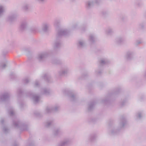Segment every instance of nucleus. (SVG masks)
I'll list each match as a JSON object with an SVG mask.
<instances>
[{
	"mask_svg": "<svg viewBox=\"0 0 146 146\" xmlns=\"http://www.w3.org/2000/svg\"><path fill=\"white\" fill-rule=\"evenodd\" d=\"M63 92L65 95L69 96L72 101H76L78 98L77 94L74 91L64 90Z\"/></svg>",
	"mask_w": 146,
	"mask_h": 146,
	"instance_id": "5",
	"label": "nucleus"
},
{
	"mask_svg": "<svg viewBox=\"0 0 146 146\" xmlns=\"http://www.w3.org/2000/svg\"><path fill=\"white\" fill-rule=\"evenodd\" d=\"M42 78L48 82H50L51 81V78L50 75L48 74H44L42 76Z\"/></svg>",
	"mask_w": 146,
	"mask_h": 146,
	"instance_id": "23",
	"label": "nucleus"
},
{
	"mask_svg": "<svg viewBox=\"0 0 146 146\" xmlns=\"http://www.w3.org/2000/svg\"><path fill=\"white\" fill-rule=\"evenodd\" d=\"M127 102L126 100H121L119 104V105L121 107H123L124 106Z\"/></svg>",
	"mask_w": 146,
	"mask_h": 146,
	"instance_id": "35",
	"label": "nucleus"
},
{
	"mask_svg": "<svg viewBox=\"0 0 146 146\" xmlns=\"http://www.w3.org/2000/svg\"><path fill=\"white\" fill-rule=\"evenodd\" d=\"M143 76V78L146 79V71L144 72Z\"/></svg>",
	"mask_w": 146,
	"mask_h": 146,
	"instance_id": "49",
	"label": "nucleus"
},
{
	"mask_svg": "<svg viewBox=\"0 0 146 146\" xmlns=\"http://www.w3.org/2000/svg\"><path fill=\"white\" fill-rule=\"evenodd\" d=\"M10 92L5 91L0 95V102H5L8 100L11 96Z\"/></svg>",
	"mask_w": 146,
	"mask_h": 146,
	"instance_id": "7",
	"label": "nucleus"
},
{
	"mask_svg": "<svg viewBox=\"0 0 146 146\" xmlns=\"http://www.w3.org/2000/svg\"><path fill=\"white\" fill-rule=\"evenodd\" d=\"M30 81V79L28 78H25L23 80V82L25 84H27L29 83Z\"/></svg>",
	"mask_w": 146,
	"mask_h": 146,
	"instance_id": "38",
	"label": "nucleus"
},
{
	"mask_svg": "<svg viewBox=\"0 0 146 146\" xmlns=\"http://www.w3.org/2000/svg\"><path fill=\"white\" fill-rule=\"evenodd\" d=\"M29 146H34V143H32L30 144Z\"/></svg>",
	"mask_w": 146,
	"mask_h": 146,
	"instance_id": "54",
	"label": "nucleus"
},
{
	"mask_svg": "<svg viewBox=\"0 0 146 146\" xmlns=\"http://www.w3.org/2000/svg\"><path fill=\"white\" fill-rule=\"evenodd\" d=\"M106 34L108 35H111L113 33L114 31L113 29L110 27L108 28L105 30Z\"/></svg>",
	"mask_w": 146,
	"mask_h": 146,
	"instance_id": "25",
	"label": "nucleus"
},
{
	"mask_svg": "<svg viewBox=\"0 0 146 146\" xmlns=\"http://www.w3.org/2000/svg\"><path fill=\"white\" fill-rule=\"evenodd\" d=\"M125 58L127 61L132 60L134 58V52L131 51H127L125 55Z\"/></svg>",
	"mask_w": 146,
	"mask_h": 146,
	"instance_id": "13",
	"label": "nucleus"
},
{
	"mask_svg": "<svg viewBox=\"0 0 146 146\" xmlns=\"http://www.w3.org/2000/svg\"><path fill=\"white\" fill-rule=\"evenodd\" d=\"M52 62L53 64H61V61L58 59L53 60H52Z\"/></svg>",
	"mask_w": 146,
	"mask_h": 146,
	"instance_id": "33",
	"label": "nucleus"
},
{
	"mask_svg": "<svg viewBox=\"0 0 146 146\" xmlns=\"http://www.w3.org/2000/svg\"><path fill=\"white\" fill-rule=\"evenodd\" d=\"M13 125L15 128L22 131L28 130L29 128V125L27 123H22L17 120L13 121Z\"/></svg>",
	"mask_w": 146,
	"mask_h": 146,
	"instance_id": "4",
	"label": "nucleus"
},
{
	"mask_svg": "<svg viewBox=\"0 0 146 146\" xmlns=\"http://www.w3.org/2000/svg\"><path fill=\"white\" fill-rule=\"evenodd\" d=\"M96 103V102L95 101H93L91 102L88 104V111H90L94 109V105Z\"/></svg>",
	"mask_w": 146,
	"mask_h": 146,
	"instance_id": "21",
	"label": "nucleus"
},
{
	"mask_svg": "<svg viewBox=\"0 0 146 146\" xmlns=\"http://www.w3.org/2000/svg\"><path fill=\"white\" fill-rule=\"evenodd\" d=\"M102 14L104 16H105L108 15L109 13L108 11H103L102 12Z\"/></svg>",
	"mask_w": 146,
	"mask_h": 146,
	"instance_id": "46",
	"label": "nucleus"
},
{
	"mask_svg": "<svg viewBox=\"0 0 146 146\" xmlns=\"http://www.w3.org/2000/svg\"><path fill=\"white\" fill-rule=\"evenodd\" d=\"M8 61L6 60L5 62L2 63L0 64V68L1 69H4L5 68L7 65Z\"/></svg>",
	"mask_w": 146,
	"mask_h": 146,
	"instance_id": "31",
	"label": "nucleus"
},
{
	"mask_svg": "<svg viewBox=\"0 0 146 146\" xmlns=\"http://www.w3.org/2000/svg\"><path fill=\"white\" fill-rule=\"evenodd\" d=\"M96 36L94 34H90L89 36L88 40L91 43H93L96 41Z\"/></svg>",
	"mask_w": 146,
	"mask_h": 146,
	"instance_id": "22",
	"label": "nucleus"
},
{
	"mask_svg": "<svg viewBox=\"0 0 146 146\" xmlns=\"http://www.w3.org/2000/svg\"><path fill=\"white\" fill-rule=\"evenodd\" d=\"M28 95L32 99L35 104L37 103L40 101L41 97L38 94L31 92L28 93Z\"/></svg>",
	"mask_w": 146,
	"mask_h": 146,
	"instance_id": "6",
	"label": "nucleus"
},
{
	"mask_svg": "<svg viewBox=\"0 0 146 146\" xmlns=\"http://www.w3.org/2000/svg\"><path fill=\"white\" fill-rule=\"evenodd\" d=\"M87 29V26H84V27H82L81 29V31L82 32H84Z\"/></svg>",
	"mask_w": 146,
	"mask_h": 146,
	"instance_id": "48",
	"label": "nucleus"
},
{
	"mask_svg": "<svg viewBox=\"0 0 146 146\" xmlns=\"http://www.w3.org/2000/svg\"><path fill=\"white\" fill-rule=\"evenodd\" d=\"M50 25L48 23H43L42 25V29L44 32H48L49 30Z\"/></svg>",
	"mask_w": 146,
	"mask_h": 146,
	"instance_id": "19",
	"label": "nucleus"
},
{
	"mask_svg": "<svg viewBox=\"0 0 146 146\" xmlns=\"http://www.w3.org/2000/svg\"><path fill=\"white\" fill-rule=\"evenodd\" d=\"M16 76L15 74L13 73H11L10 75V77L11 79H13L16 77Z\"/></svg>",
	"mask_w": 146,
	"mask_h": 146,
	"instance_id": "43",
	"label": "nucleus"
},
{
	"mask_svg": "<svg viewBox=\"0 0 146 146\" xmlns=\"http://www.w3.org/2000/svg\"><path fill=\"white\" fill-rule=\"evenodd\" d=\"M97 137L96 134H92L90 135L88 137V140L89 142H91L95 140Z\"/></svg>",
	"mask_w": 146,
	"mask_h": 146,
	"instance_id": "27",
	"label": "nucleus"
},
{
	"mask_svg": "<svg viewBox=\"0 0 146 146\" xmlns=\"http://www.w3.org/2000/svg\"><path fill=\"white\" fill-rule=\"evenodd\" d=\"M78 24L77 23L74 24L72 27V29L74 30L77 29H78Z\"/></svg>",
	"mask_w": 146,
	"mask_h": 146,
	"instance_id": "42",
	"label": "nucleus"
},
{
	"mask_svg": "<svg viewBox=\"0 0 146 146\" xmlns=\"http://www.w3.org/2000/svg\"><path fill=\"white\" fill-rule=\"evenodd\" d=\"M121 20L122 21H124L126 20V17L125 16L121 15L120 17Z\"/></svg>",
	"mask_w": 146,
	"mask_h": 146,
	"instance_id": "44",
	"label": "nucleus"
},
{
	"mask_svg": "<svg viewBox=\"0 0 146 146\" xmlns=\"http://www.w3.org/2000/svg\"><path fill=\"white\" fill-rule=\"evenodd\" d=\"M54 120L53 119H50L47 120L45 122V126L47 127H49L53 124Z\"/></svg>",
	"mask_w": 146,
	"mask_h": 146,
	"instance_id": "24",
	"label": "nucleus"
},
{
	"mask_svg": "<svg viewBox=\"0 0 146 146\" xmlns=\"http://www.w3.org/2000/svg\"><path fill=\"white\" fill-rule=\"evenodd\" d=\"M12 146H18V144L17 143H15Z\"/></svg>",
	"mask_w": 146,
	"mask_h": 146,
	"instance_id": "53",
	"label": "nucleus"
},
{
	"mask_svg": "<svg viewBox=\"0 0 146 146\" xmlns=\"http://www.w3.org/2000/svg\"><path fill=\"white\" fill-rule=\"evenodd\" d=\"M34 114L37 116H39L40 115V113L38 112H35Z\"/></svg>",
	"mask_w": 146,
	"mask_h": 146,
	"instance_id": "51",
	"label": "nucleus"
},
{
	"mask_svg": "<svg viewBox=\"0 0 146 146\" xmlns=\"http://www.w3.org/2000/svg\"><path fill=\"white\" fill-rule=\"evenodd\" d=\"M36 30V28L35 27H33V28H31L30 29V30L32 32H34Z\"/></svg>",
	"mask_w": 146,
	"mask_h": 146,
	"instance_id": "50",
	"label": "nucleus"
},
{
	"mask_svg": "<svg viewBox=\"0 0 146 146\" xmlns=\"http://www.w3.org/2000/svg\"><path fill=\"white\" fill-rule=\"evenodd\" d=\"M110 61L106 58H103L101 59L99 61V67H101L104 65L106 64L109 62Z\"/></svg>",
	"mask_w": 146,
	"mask_h": 146,
	"instance_id": "20",
	"label": "nucleus"
},
{
	"mask_svg": "<svg viewBox=\"0 0 146 146\" xmlns=\"http://www.w3.org/2000/svg\"><path fill=\"white\" fill-rule=\"evenodd\" d=\"M40 2H43L44 0H38Z\"/></svg>",
	"mask_w": 146,
	"mask_h": 146,
	"instance_id": "56",
	"label": "nucleus"
},
{
	"mask_svg": "<svg viewBox=\"0 0 146 146\" xmlns=\"http://www.w3.org/2000/svg\"><path fill=\"white\" fill-rule=\"evenodd\" d=\"M70 31L67 29H61L59 30L56 36V39L53 44V48L54 49L60 48L61 46L60 39L63 36L68 35L70 33Z\"/></svg>",
	"mask_w": 146,
	"mask_h": 146,
	"instance_id": "1",
	"label": "nucleus"
},
{
	"mask_svg": "<svg viewBox=\"0 0 146 146\" xmlns=\"http://www.w3.org/2000/svg\"><path fill=\"white\" fill-rule=\"evenodd\" d=\"M8 112L11 116H13L15 115L14 110L12 108H10L9 110H8Z\"/></svg>",
	"mask_w": 146,
	"mask_h": 146,
	"instance_id": "32",
	"label": "nucleus"
},
{
	"mask_svg": "<svg viewBox=\"0 0 146 146\" xmlns=\"http://www.w3.org/2000/svg\"><path fill=\"white\" fill-rule=\"evenodd\" d=\"M29 5L27 4H25L22 7V9L25 11H27L29 10Z\"/></svg>",
	"mask_w": 146,
	"mask_h": 146,
	"instance_id": "29",
	"label": "nucleus"
},
{
	"mask_svg": "<svg viewBox=\"0 0 146 146\" xmlns=\"http://www.w3.org/2000/svg\"><path fill=\"white\" fill-rule=\"evenodd\" d=\"M17 15L15 13H13L8 15L6 18V21L10 23H11L14 22L17 17Z\"/></svg>",
	"mask_w": 146,
	"mask_h": 146,
	"instance_id": "12",
	"label": "nucleus"
},
{
	"mask_svg": "<svg viewBox=\"0 0 146 146\" xmlns=\"http://www.w3.org/2000/svg\"><path fill=\"white\" fill-rule=\"evenodd\" d=\"M78 47L80 48H83L86 46L85 40L84 39L79 40L77 44Z\"/></svg>",
	"mask_w": 146,
	"mask_h": 146,
	"instance_id": "16",
	"label": "nucleus"
},
{
	"mask_svg": "<svg viewBox=\"0 0 146 146\" xmlns=\"http://www.w3.org/2000/svg\"><path fill=\"white\" fill-rule=\"evenodd\" d=\"M60 21L59 20H56L54 22V26L56 28L59 27L60 25Z\"/></svg>",
	"mask_w": 146,
	"mask_h": 146,
	"instance_id": "30",
	"label": "nucleus"
},
{
	"mask_svg": "<svg viewBox=\"0 0 146 146\" xmlns=\"http://www.w3.org/2000/svg\"><path fill=\"white\" fill-rule=\"evenodd\" d=\"M102 73V70H98L95 72L97 76L100 75Z\"/></svg>",
	"mask_w": 146,
	"mask_h": 146,
	"instance_id": "41",
	"label": "nucleus"
},
{
	"mask_svg": "<svg viewBox=\"0 0 146 146\" xmlns=\"http://www.w3.org/2000/svg\"><path fill=\"white\" fill-rule=\"evenodd\" d=\"M1 122L2 124H3L4 122V120L3 119H1Z\"/></svg>",
	"mask_w": 146,
	"mask_h": 146,
	"instance_id": "52",
	"label": "nucleus"
},
{
	"mask_svg": "<svg viewBox=\"0 0 146 146\" xmlns=\"http://www.w3.org/2000/svg\"><path fill=\"white\" fill-rule=\"evenodd\" d=\"M17 94L19 95H20L23 92V91L21 89H18L17 91Z\"/></svg>",
	"mask_w": 146,
	"mask_h": 146,
	"instance_id": "45",
	"label": "nucleus"
},
{
	"mask_svg": "<svg viewBox=\"0 0 146 146\" xmlns=\"http://www.w3.org/2000/svg\"><path fill=\"white\" fill-rule=\"evenodd\" d=\"M9 131V129L7 127L5 126L3 128V131L5 133H7Z\"/></svg>",
	"mask_w": 146,
	"mask_h": 146,
	"instance_id": "39",
	"label": "nucleus"
},
{
	"mask_svg": "<svg viewBox=\"0 0 146 146\" xmlns=\"http://www.w3.org/2000/svg\"><path fill=\"white\" fill-rule=\"evenodd\" d=\"M50 90L48 88H44L42 89L41 93L46 95H48L50 93Z\"/></svg>",
	"mask_w": 146,
	"mask_h": 146,
	"instance_id": "26",
	"label": "nucleus"
},
{
	"mask_svg": "<svg viewBox=\"0 0 146 146\" xmlns=\"http://www.w3.org/2000/svg\"><path fill=\"white\" fill-rule=\"evenodd\" d=\"M121 90V88H115L111 93L108 94L102 100V102L105 104H107L112 101V97L119 93Z\"/></svg>",
	"mask_w": 146,
	"mask_h": 146,
	"instance_id": "3",
	"label": "nucleus"
},
{
	"mask_svg": "<svg viewBox=\"0 0 146 146\" xmlns=\"http://www.w3.org/2000/svg\"><path fill=\"white\" fill-rule=\"evenodd\" d=\"M88 76V75L87 73H85L83 74L82 75V78H79V79H85L87 78Z\"/></svg>",
	"mask_w": 146,
	"mask_h": 146,
	"instance_id": "37",
	"label": "nucleus"
},
{
	"mask_svg": "<svg viewBox=\"0 0 146 146\" xmlns=\"http://www.w3.org/2000/svg\"><path fill=\"white\" fill-rule=\"evenodd\" d=\"M33 86L35 88H38L40 86V84L39 81L37 80L35 81L33 84Z\"/></svg>",
	"mask_w": 146,
	"mask_h": 146,
	"instance_id": "34",
	"label": "nucleus"
},
{
	"mask_svg": "<svg viewBox=\"0 0 146 146\" xmlns=\"http://www.w3.org/2000/svg\"><path fill=\"white\" fill-rule=\"evenodd\" d=\"M24 104H23L22 103L20 104V107L21 108H22V106H24Z\"/></svg>",
	"mask_w": 146,
	"mask_h": 146,
	"instance_id": "55",
	"label": "nucleus"
},
{
	"mask_svg": "<svg viewBox=\"0 0 146 146\" xmlns=\"http://www.w3.org/2000/svg\"><path fill=\"white\" fill-rule=\"evenodd\" d=\"M29 27L28 21L27 20L24 21L21 23L20 30L21 31H25L29 28Z\"/></svg>",
	"mask_w": 146,
	"mask_h": 146,
	"instance_id": "11",
	"label": "nucleus"
},
{
	"mask_svg": "<svg viewBox=\"0 0 146 146\" xmlns=\"http://www.w3.org/2000/svg\"><path fill=\"white\" fill-rule=\"evenodd\" d=\"M71 139L69 138H66L61 141L58 146H69L72 144Z\"/></svg>",
	"mask_w": 146,
	"mask_h": 146,
	"instance_id": "9",
	"label": "nucleus"
},
{
	"mask_svg": "<svg viewBox=\"0 0 146 146\" xmlns=\"http://www.w3.org/2000/svg\"><path fill=\"white\" fill-rule=\"evenodd\" d=\"M145 28V24L143 23H140L139 25V28L140 29L143 30Z\"/></svg>",
	"mask_w": 146,
	"mask_h": 146,
	"instance_id": "36",
	"label": "nucleus"
},
{
	"mask_svg": "<svg viewBox=\"0 0 146 146\" xmlns=\"http://www.w3.org/2000/svg\"><path fill=\"white\" fill-rule=\"evenodd\" d=\"M71 2H74L75 1V0H70Z\"/></svg>",
	"mask_w": 146,
	"mask_h": 146,
	"instance_id": "57",
	"label": "nucleus"
},
{
	"mask_svg": "<svg viewBox=\"0 0 146 146\" xmlns=\"http://www.w3.org/2000/svg\"><path fill=\"white\" fill-rule=\"evenodd\" d=\"M69 71V68L67 66L62 67L58 72V74L60 76H62L68 73Z\"/></svg>",
	"mask_w": 146,
	"mask_h": 146,
	"instance_id": "15",
	"label": "nucleus"
},
{
	"mask_svg": "<svg viewBox=\"0 0 146 146\" xmlns=\"http://www.w3.org/2000/svg\"><path fill=\"white\" fill-rule=\"evenodd\" d=\"M50 54L49 52H44L39 54L37 56V59L40 62L43 61L44 59L48 56Z\"/></svg>",
	"mask_w": 146,
	"mask_h": 146,
	"instance_id": "8",
	"label": "nucleus"
},
{
	"mask_svg": "<svg viewBox=\"0 0 146 146\" xmlns=\"http://www.w3.org/2000/svg\"><path fill=\"white\" fill-rule=\"evenodd\" d=\"M142 42L141 41V40H137L136 41L135 43V45L136 46H138L139 44L141 43Z\"/></svg>",
	"mask_w": 146,
	"mask_h": 146,
	"instance_id": "47",
	"label": "nucleus"
},
{
	"mask_svg": "<svg viewBox=\"0 0 146 146\" xmlns=\"http://www.w3.org/2000/svg\"><path fill=\"white\" fill-rule=\"evenodd\" d=\"M125 40L124 38L121 36L117 37L115 39V42L117 44H121L123 43Z\"/></svg>",
	"mask_w": 146,
	"mask_h": 146,
	"instance_id": "18",
	"label": "nucleus"
},
{
	"mask_svg": "<svg viewBox=\"0 0 146 146\" xmlns=\"http://www.w3.org/2000/svg\"><path fill=\"white\" fill-rule=\"evenodd\" d=\"M58 106H47L45 109V112L47 113H50L52 111H56L58 110Z\"/></svg>",
	"mask_w": 146,
	"mask_h": 146,
	"instance_id": "14",
	"label": "nucleus"
},
{
	"mask_svg": "<svg viewBox=\"0 0 146 146\" xmlns=\"http://www.w3.org/2000/svg\"><path fill=\"white\" fill-rule=\"evenodd\" d=\"M62 131L60 128L55 129L53 132V134L54 136H58L62 133Z\"/></svg>",
	"mask_w": 146,
	"mask_h": 146,
	"instance_id": "17",
	"label": "nucleus"
},
{
	"mask_svg": "<svg viewBox=\"0 0 146 146\" xmlns=\"http://www.w3.org/2000/svg\"><path fill=\"white\" fill-rule=\"evenodd\" d=\"M99 0H90L86 1V6L87 9H90L95 4L99 3Z\"/></svg>",
	"mask_w": 146,
	"mask_h": 146,
	"instance_id": "10",
	"label": "nucleus"
},
{
	"mask_svg": "<svg viewBox=\"0 0 146 146\" xmlns=\"http://www.w3.org/2000/svg\"><path fill=\"white\" fill-rule=\"evenodd\" d=\"M127 121L125 117L123 116H121L119 124L118 129H117L115 128H112L109 132V134L111 135L118 134L120 130L126 125Z\"/></svg>",
	"mask_w": 146,
	"mask_h": 146,
	"instance_id": "2",
	"label": "nucleus"
},
{
	"mask_svg": "<svg viewBox=\"0 0 146 146\" xmlns=\"http://www.w3.org/2000/svg\"><path fill=\"white\" fill-rule=\"evenodd\" d=\"M142 113L141 112H139L136 115L137 118L140 119L142 117Z\"/></svg>",
	"mask_w": 146,
	"mask_h": 146,
	"instance_id": "40",
	"label": "nucleus"
},
{
	"mask_svg": "<svg viewBox=\"0 0 146 146\" xmlns=\"http://www.w3.org/2000/svg\"><path fill=\"white\" fill-rule=\"evenodd\" d=\"M5 11V7L3 6L0 5V17L3 16Z\"/></svg>",
	"mask_w": 146,
	"mask_h": 146,
	"instance_id": "28",
	"label": "nucleus"
}]
</instances>
